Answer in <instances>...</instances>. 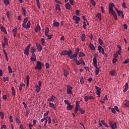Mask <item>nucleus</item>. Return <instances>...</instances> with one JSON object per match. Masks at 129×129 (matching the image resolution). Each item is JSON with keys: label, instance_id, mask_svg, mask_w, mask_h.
<instances>
[{"label": "nucleus", "instance_id": "nucleus-39", "mask_svg": "<svg viewBox=\"0 0 129 129\" xmlns=\"http://www.w3.org/2000/svg\"><path fill=\"white\" fill-rule=\"evenodd\" d=\"M85 34H82V37H81V41H85Z\"/></svg>", "mask_w": 129, "mask_h": 129}, {"label": "nucleus", "instance_id": "nucleus-44", "mask_svg": "<svg viewBox=\"0 0 129 129\" xmlns=\"http://www.w3.org/2000/svg\"><path fill=\"white\" fill-rule=\"evenodd\" d=\"M36 3L37 4V7L39 9H40V1L39 0H36Z\"/></svg>", "mask_w": 129, "mask_h": 129}, {"label": "nucleus", "instance_id": "nucleus-31", "mask_svg": "<svg viewBox=\"0 0 129 129\" xmlns=\"http://www.w3.org/2000/svg\"><path fill=\"white\" fill-rule=\"evenodd\" d=\"M94 57L93 58V64H96L97 63V56L95 55Z\"/></svg>", "mask_w": 129, "mask_h": 129}, {"label": "nucleus", "instance_id": "nucleus-58", "mask_svg": "<svg viewBox=\"0 0 129 129\" xmlns=\"http://www.w3.org/2000/svg\"><path fill=\"white\" fill-rule=\"evenodd\" d=\"M6 15L7 16L8 19H10V12L9 11L6 12Z\"/></svg>", "mask_w": 129, "mask_h": 129}, {"label": "nucleus", "instance_id": "nucleus-59", "mask_svg": "<svg viewBox=\"0 0 129 129\" xmlns=\"http://www.w3.org/2000/svg\"><path fill=\"white\" fill-rule=\"evenodd\" d=\"M129 62V58L125 59L124 61H123V64H126Z\"/></svg>", "mask_w": 129, "mask_h": 129}, {"label": "nucleus", "instance_id": "nucleus-45", "mask_svg": "<svg viewBox=\"0 0 129 129\" xmlns=\"http://www.w3.org/2000/svg\"><path fill=\"white\" fill-rule=\"evenodd\" d=\"M64 103L68 105V106H71V103L69 102V100H64Z\"/></svg>", "mask_w": 129, "mask_h": 129}, {"label": "nucleus", "instance_id": "nucleus-6", "mask_svg": "<svg viewBox=\"0 0 129 129\" xmlns=\"http://www.w3.org/2000/svg\"><path fill=\"white\" fill-rule=\"evenodd\" d=\"M98 125H99L100 126H102V125H103L104 126L106 127H109L108 125L105 122L104 120H102L101 121L100 120H99Z\"/></svg>", "mask_w": 129, "mask_h": 129}, {"label": "nucleus", "instance_id": "nucleus-17", "mask_svg": "<svg viewBox=\"0 0 129 129\" xmlns=\"http://www.w3.org/2000/svg\"><path fill=\"white\" fill-rule=\"evenodd\" d=\"M117 15L119 17H121V19H123L124 18V15H123V12H122V11L121 12H117Z\"/></svg>", "mask_w": 129, "mask_h": 129}, {"label": "nucleus", "instance_id": "nucleus-52", "mask_svg": "<svg viewBox=\"0 0 129 129\" xmlns=\"http://www.w3.org/2000/svg\"><path fill=\"white\" fill-rule=\"evenodd\" d=\"M8 69L9 70V73H13V71H12V68L11 67H10V66L8 67Z\"/></svg>", "mask_w": 129, "mask_h": 129}, {"label": "nucleus", "instance_id": "nucleus-41", "mask_svg": "<svg viewBox=\"0 0 129 129\" xmlns=\"http://www.w3.org/2000/svg\"><path fill=\"white\" fill-rule=\"evenodd\" d=\"M12 94H13V96L16 95L15 89H14V87L12 88Z\"/></svg>", "mask_w": 129, "mask_h": 129}, {"label": "nucleus", "instance_id": "nucleus-24", "mask_svg": "<svg viewBox=\"0 0 129 129\" xmlns=\"http://www.w3.org/2000/svg\"><path fill=\"white\" fill-rule=\"evenodd\" d=\"M89 47L91 48V49L93 51L95 50V47L92 43H90V44L89 45Z\"/></svg>", "mask_w": 129, "mask_h": 129}, {"label": "nucleus", "instance_id": "nucleus-33", "mask_svg": "<svg viewBox=\"0 0 129 129\" xmlns=\"http://www.w3.org/2000/svg\"><path fill=\"white\" fill-rule=\"evenodd\" d=\"M73 107H74V106L73 105H69L67 106V109L69 110H72Z\"/></svg>", "mask_w": 129, "mask_h": 129}, {"label": "nucleus", "instance_id": "nucleus-21", "mask_svg": "<svg viewBox=\"0 0 129 129\" xmlns=\"http://www.w3.org/2000/svg\"><path fill=\"white\" fill-rule=\"evenodd\" d=\"M21 11H22V14L24 15V17H26V10L25 8H21Z\"/></svg>", "mask_w": 129, "mask_h": 129}, {"label": "nucleus", "instance_id": "nucleus-7", "mask_svg": "<svg viewBox=\"0 0 129 129\" xmlns=\"http://www.w3.org/2000/svg\"><path fill=\"white\" fill-rule=\"evenodd\" d=\"M72 19H73L74 21H75V24H78L79 21H80V18L76 15L73 16Z\"/></svg>", "mask_w": 129, "mask_h": 129}, {"label": "nucleus", "instance_id": "nucleus-2", "mask_svg": "<svg viewBox=\"0 0 129 129\" xmlns=\"http://www.w3.org/2000/svg\"><path fill=\"white\" fill-rule=\"evenodd\" d=\"M44 67V63H41L40 61H37L36 63V66L35 67V70H40L42 69V67Z\"/></svg>", "mask_w": 129, "mask_h": 129}, {"label": "nucleus", "instance_id": "nucleus-47", "mask_svg": "<svg viewBox=\"0 0 129 129\" xmlns=\"http://www.w3.org/2000/svg\"><path fill=\"white\" fill-rule=\"evenodd\" d=\"M45 40H44V38H42L41 39V44H42V45L43 46H45Z\"/></svg>", "mask_w": 129, "mask_h": 129}, {"label": "nucleus", "instance_id": "nucleus-28", "mask_svg": "<svg viewBox=\"0 0 129 129\" xmlns=\"http://www.w3.org/2000/svg\"><path fill=\"white\" fill-rule=\"evenodd\" d=\"M17 28H14V29L13 30V36H14V37H16V35H17Z\"/></svg>", "mask_w": 129, "mask_h": 129}, {"label": "nucleus", "instance_id": "nucleus-4", "mask_svg": "<svg viewBox=\"0 0 129 129\" xmlns=\"http://www.w3.org/2000/svg\"><path fill=\"white\" fill-rule=\"evenodd\" d=\"M72 54V50L69 49V50H63L61 52V55H70Z\"/></svg>", "mask_w": 129, "mask_h": 129}, {"label": "nucleus", "instance_id": "nucleus-30", "mask_svg": "<svg viewBox=\"0 0 129 129\" xmlns=\"http://www.w3.org/2000/svg\"><path fill=\"white\" fill-rule=\"evenodd\" d=\"M26 78L27 80V87H29V80L30 79V78L29 76H27Z\"/></svg>", "mask_w": 129, "mask_h": 129}, {"label": "nucleus", "instance_id": "nucleus-35", "mask_svg": "<svg viewBox=\"0 0 129 129\" xmlns=\"http://www.w3.org/2000/svg\"><path fill=\"white\" fill-rule=\"evenodd\" d=\"M4 53L5 54V58H6V60L9 61V59H8V54L6 52V49H3Z\"/></svg>", "mask_w": 129, "mask_h": 129}, {"label": "nucleus", "instance_id": "nucleus-55", "mask_svg": "<svg viewBox=\"0 0 129 129\" xmlns=\"http://www.w3.org/2000/svg\"><path fill=\"white\" fill-rule=\"evenodd\" d=\"M84 77H81V78H80V83H81V84H84Z\"/></svg>", "mask_w": 129, "mask_h": 129}, {"label": "nucleus", "instance_id": "nucleus-10", "mask_svg": "<svg viewBox=\"0 0 129 129\" xmlns=\"http://www.w3.org/2000/svg\"><path fill=\"white\" fill-rule=\"evenodd\" d=\"M95 89H96V94L98 95V97H100L101 88L97 86H95Z\"/></svg>", "mask_w": 129, "mask_h": 129}, {"label": "nucleus", "instance_id": "nucleus-38", "mask_svg": "<svg viewBox=\"0 0 129 129\" xmlns=\"http://www.w3.org/2000/svg\"><path fill=\"white\" fill-rule=\"evenodd\" d=\"M28 20H29V18L28 17H26L25 18H24V21H23V23L22 24H26L27 22H28Z\"/></svg>", "mask_w": 129, "mask_h": 129}, {"label": "nucleus", "instance_id": "nucleus-46", "mask_svg": "<svg viewBox=\"0 0 129 129\" xmlns=\"http://www.w3.org/2000/svg\"><path fill=\"white\" fill-rule=\"evenodd\" d=\"M3 81H4V82H6V81L9 82V78L8 77H5V78L4 77L3 78Z\"/></svg>", "mask_w": 129, "mask_h": 129}, {"label": "nucleus", "instance_id": "nucleus-42", "mask_svg": "<svg viewBox=\"0 0 129 129\" xmlns=\"http://www.w3.org/2000/svg\"><path fill=\"white\" fill-rule=\"evenodd\" d=\"M55 8L56 9V10H58V11H61L60 7L58 4L56 5V6H55Z\"/></svg>", "mask_w": 129, "mask_h": 129}, {"label": "nucleus", "instance_id": "nucleus-51", "mask_svg": "<svg viewBox=\"0 0 129 129\" xmlns=\"http://www.w3.org/2000/svg\"><path fill=\"white\" fill-rule=\"evenodd\" d=\"M118 54L119 55L118 52L117 51V52H116L115 53H114L113 54V57H114L116 58H117L118 56Z\"/></svg>", "mask_w": 129, "mask_h": 129}, {"label": "nucleus", "instance_id": "nucleus-15", "mask_svg": "<svg viewBox=\"0 0 129 129\" xmlns=\"http://www.w3.org/2000/svg\"><path fill=\"white\" fill-rule=\"evenodd\" d=\"M31 60L32 61H36V54H32V56H31Z\"/></svg>", "mask_w": 129, "mask_h": 129}, {"label": "nucleus", "instance_id": "nucleus-37", "mask_svg": "<svg viewBox=\"0 0 129 129\" xmlns=\"http://www.w3.org/2000/svg\"><path fill=\"white\" fill-rule=\"evenodd\" d=\"M115 74H116V72L114 71H111L110 72V76H115Z\"/></svg>", "mask_w": 129, "mask_h": 129}, {"label": "nucleus", "instance_id": "nucleus-56", "mask_svg": "<svg viewBox=\"0 0 129 129\" xmlns=\"http://www.w3.org/2000/svg\"><path fill=\"white\" fill-rule=\"evenodd\" d=\"M99 69L97 68L96 70H95V75H99Z\"/></svg>", "mask_w": 129, "mask_h": 129}, {"label": "nucleus", "instance_id": "nucleus-62", "mask_svg": "<svg viewBox=\"0 0 129 129\" xmlns=\"http://www.w3.org/2000/svg\"><path fill=\"white\" fill-rule=\"evenodd\" d=\"M80 111L81 113L82 114H84L85 113V111H84V110H83L82 108L80 109Z\"/></svg>", "mask_w": 129, "mask_h": 129}, {"label": "nucleus", "instance_id": "nucleus-8", "mask_svg": "<svg viewBox=\"0 0 129 129\" xmlns=\"http://www.w3.org/2000/svg\"><path fill=\"white\" fill-rule=\"evenodd\" d=\"M31 27V23L30 22L28 21V23L26 24H22V27L26 29H30Z\"/></svg>", "mask_w": 129, "mask_h": 129}, {"label": "nucleus", "instance_id": "nucleus-36", "mask_svg": "<svg viewBox=\"0 0 129 129\" xmlns=\"http://www.w3.org/2000/svg\"><path fill=\"white\" fill-rule=\"evenodd\" d=\"M35 87L36 88V92H40V87H39L38 86V85H36V86H35Z\"/></svg>", "mask_w": 129, "mask_h": 129}, {"label": "nucleus", "instance_id": "nucleus-49", "mask_svg": "<svg viewBox=\"0 0 129 129\" xmlns=\"http://www.w3.org/2000/svg\"><path fill=\"white\" fill-rule=\"evenodd\" d=\"M4 115H5L4 113L2 112H0V116L2 119H4Z\"/></svg>", "mask_w": 129, "mask_h": 129}, {"label": "nucleus", "instance_id": "nucleus-60", "mask_svg": "<svg viewBox=\"0 0 129 129\" xmlns=\"http://www.w3.org/2000/svg\"><path fill=\"white\" fill-rule=\"evenodd\" d=\"M124 106L126 108L129 107V101H127V102L125 103Z\"/></svg>", "mask_w": 129, "mask_h": 129}, {"label": "nucleus", "instance_id": "nucleus-27", "mask_svg": "<svg viewBox=\"0 0 129 129\" xmlns=\"http://www.w3.org/2000/svg\"><path fill=\"white\" fill-rule=\"evenodd\" d=\"M40 30H41V28H40V25H37L36 27V29L35 30L36 33H38V31H40Z\"/></svg>", "mask_w": 129, "mask_h": 129}, {"label": "nucleus", "instance_id": "nucleus-61", "mask_svg": "<svg viewBox=\"0 0 129 129\" xmlns=\"http://www.w3.org/2000/svg\"><path fill=\"white\" fill-rule=\"evenodd\" d=\"M80 51V48H77L76 49V52H75V54H79V52Z\"/></svg>", "mask_w": 129, "mask_h": 129}, {"label": "nucleus", "instance_id": "nucleus-22", "mask_svg": "<svg viewBox=\"0 0 129 129\" xmlns=\"http://www.w3.org/2000/svg\"><path fill=\"white\" fill-rule=\"evenodd\" d=\"M63 75H64V77H67L68 76H69V71H68L66 70H63Z\"/></svg>", "mask_w": 129, "mask_h": 129}, {"label": "nucleus", "instance_id": "nucleus-32", "mask_svg": "<svg viewBox=\"0 0 129 129\" xmlns=\"http://www.w3.org/2000/svg\"><path fill=\"white\" fill-rule=\"evenodd\" d=\"M117 48H119V50H117V52H118L119 55H121V47L120 45H117Z\"/></svg>", "mask_w": 129, "mask_h": 129}, {"label": "nucleus", "instance_id": "nucleus-19", "mask_svg": "<svg viewBox=\"0 0 129 129\" xmlns=\"http://www.w3.org/2000/svg\"><path fill=\"white\" fill-rule=\"evenodd\" d=\"M4 41L5 42L4 44H5V45H8L9 44V40L6 36H4Z\"/></svg>", "mask_w": 129, "mask_h": 129}, {"label": "nucleus", "instance_id": "nucleus-16", "mask_svg": "<svg viewBox=\"0 0 129 129\" xmlns=\"http://www.w3.org/2000/svg\"><path fill=\"white\" fill-rule=\"evenodd\" d=\"M55 99H56V98L55 96L52 95L51 96V98L47 99V102H50V101L53 102V101H54Z\"/></svg>", "mask_w": 129, "mask_h": 129}, {"label": "nucleus", "instance_id": "nucleus-48", "mask_svg": "<svg viewBox=\"0 0 129 129\" xmlns=\"http://www.w3.org/2000/svg\"><path fill=\"white\" fill-rule=\"evenodd\" d=\"M49 32V29L48 27H46L45 35L48 34Z\"/></svg>", "mask_w": 129, "mask_h": 129}, {"label": "nucleus", "instance_id": "nucleus-18", "mask_svg": "<svg viewBox=\"0 0 129 129\" xmlns=\"http://www.w3.org/2000/svg\"><path fill=\"white\" fill-rule=\"evenodd\" d=\"M128 88H129V85L127 83H126V84H125V89H124V90H123V92H124V93L126 92V91H127Z\"/></svg>", "mask_w": 129, "mask_h": 129}, {"label": "nucleus", "instance_id": "nucleus-64", "mask_svg": "<svg viewBox=\"0 0 129 129\" xmlns=\"http://www.w3.org/2000/svg\"><path fill=\"white\" fill-rule=\"evenodd\" d=\"M112 61H113V63H115L117 61V59L116 58H113Z\"/></svg>", "mask_w": 129, "mask_h": 129}, {"label": "nucleus", "instance_id": "nucleus-1", "mask_svg": "<svg viewBox=\"0 0 129 129\" xmlns=\"http://www.w3.org/2000/svg\"><path fill=\"white\" fill-rule=\"evenodd\" d=\"M31 48V53L32 54H35L34 53L36 52V48H35L34 46H31V44H28V46L25 47L24 49V54L26 55H29V49Z\"/></svg>", "mask_w": 129, "mask_h": 129}, {"label": "nucleus", "instance_id": "nucleus-53", "mask_svg": "<svg viewBox=\"0 0 129 129\" xmlns=\"http://www.w3.org/2000/svg\"><path fill=\"white\" fill-rule=\"evenodd\" d=\"M90 2L92 4L93 6L95 7L96 5V3L94 0H91Z\"/></svg>", "mask_w": 129, "mask_h": 129}, {"label": "nucleus", "instance_id": "nucleus-43", "mask_svg": "<svg viewBox=\"0 0 129 129\" xmlns=\"http://www.w3.org/2000/svg\"><path fill=\"white\" fill-rule=\"evenodd\" d=\"M59 22L53 23V25L54 26V27H57L59 26Z\"/></svg>", "mask_w": 129, "mask_h": 129}, {"label": "nucleus", "instance_id": "nucleus-57", "mask_svg": "<svg viewBox=\"0 0 129 129\" xmlns=\"http://www.w3.org/2000/svg\"><path fill=\"white\" fill-rule=\"evenodd\" d=\"M98 42L99 43L100 45H102L103 44L102 39H101V38L98 39Z\"/></svg>", "mask_w": 129, "mask_h": 129}, {"label": "nucleus", "instance_id": "nucleus-20", "mask_svg": "<svg viewBox=\"0 0 129 129\" xmlns=\"http://www.w3.org/2000/svg\"><path fill=\"white\" fill-rule=\"evenodd\" d=\"M95 17H97L100 21H102V16L101 15L100 13H98V14H96Z\"/></svg>", "mask_w": 129, "mask_h": 129}, {"label": "nucleus", "instance_id": "nucleus-26", "mask_svg": "<svg viewBox=\"0 0 129 129\" xmlns=\"http://www.w3.org/2000/svg\"><path fill=\"white\" fill-rule=\"evenodd\" d=\"M49 106L52 108L54 110H56L55 107V105L53 103L51 102L49 103Z\"/></svg>", "mask_w": 129, "mask_h": 129}, {"label": "nucleus", "instance_id": "nucleus-23", "mask_svg": "<svg viewBox=\"0 0 129 129\" xmlns=\"http://www.w3.org/2000/svg\"><path fill=\"white\" fill-rule=\"evenodd\" d=\"M71 5L70 3H67L66 5H65V8H66V10H71Z\"/></svg>", "mask_w": 129, "mask_h": 129}, {"label": "nucleus", "instance_id": "nucleus-11", "mask_svg": "<svg viewBox=\"0 0 129 129\" xmlns=\"http://www.w3.org/2000/svg\"><path fill=\"white\" fill-rule=\"evenodd\" d=\"M67 87H68L67 90V93H68V94H72V87H71L70 86L68 85L67 86Z\"/></svg>", "mask_w": 129, "mask_h": 129}, {"label": "nucleus", "instance_id": "nucleus-25", "mask_svg": "<svg viewBox=\"0 0 129 129\" xmlns=\"http://www.w3.org/2000/svg\"><path fill=\"white\" fill-rule=\"evenodd\" d=\"M110 14H111L112 16H113V18L114 19V20H115V21H117V15H116V13L113 12V13H110Z\"/></svg>", "mask_w": 129, "mask_h": 129}, {"label": "nucleus", "instance_id": "nucleus-63", "mask_svg": "<svg viewBox=\"0 0 129 129\" xmlns=\"http://www.w3.org/2000/svg\"><path fill=\"white\" fill-rule=\"evenodd\" d=\"M3 128L4 129L7 128V127L6 126V125L3 124L2 125V127H1V129H3Z\"/></svg>", "mask_w": 129, "mask_h": 129}, {"label": "nucleus", "instance_id": "nucleus-5", "mask_svg": "<svg viewBox=\"0 0 129 129\" xmlns=\"http://www.w3.org/2000/svg\"><path fill=\"white\" fill-rule=\"evenodd\" d=\"M68 56L71 59L76 60L77 59V58H78V54L77 53L72 54L70 55H68Z\"/></svg>", "mask_w": 129, "mask_h": 129}, {"label": "nucleus", "instance_id": "nucleus-29", "mask_svg": "<svg viewBox=\"0 0 129 129\" xmlns=\"http://www.w3.org/2000/svg\"><path fill=\"white\" fill-rule=\"evenodd\" d=\"M4 4L7 6L10 5V0H4Z\"/></svg>", "mask_w": 129, "mask_h": 129}, {"label": "nucleus", "instance_id": "nucleus-12", "mask_svg": "<svg viewBox=\"0 0 129 129\" xmlns=\"http://www.w3.org/2000/svg\"><path fill=\"white\" fill-rule=\"evenodd\" d=\"M98 51H99V53H102V54H104V49L102 48V47L101 46H98Z\"/></svg>", "mask_w": 129, "mask_h": 129}, {"label": "nucleus", "instance_id": "nucleus-14", "mask_svg": "<svg viewBox=\"0 0 129 129\" xmlns=\"http://www.w3.org/2000/svg\"><path fill=\"white\" fill-rule=\"evenodd\" d=\"M36 48H37L38 51L41 52L42 50V46L40 44L36 43Z\"/></svg>", "mask_w": 129, "mask_h": 129}, {"label": "nucleus", "instance_id": "nucleus-54", "mask_svg": "<svg viewBox=\"0 0 129 129\" xmlns=\"http://www.w3.org/2000/svg\"><path fill=\"white\" fill-rule=\"evenodd\" d=\"M33 124H32L31 123H30L29 124H28V127H29V129H33Z\"/></svg>", "mask_w": 129, "mask_h": 129}, {"label": "nucleus", "instance_id": "nucleus-34", "mask_svg": "<svg viewBox=\"0 0 129 129\" xmlns=\"http://www.w3.org/2000/svg\"><path fill=\"white\" fill-rule=\"evenodd\" d=\"M85 56V54L82 51L80 52V53H79V57H84Z\"/></svg>", "mask_w": 129, "mask_h": 129}, {"label": "nucleus", "instance_id": "nucleus-50", "mask_svg": "<svg viewBox=\"0 0 129 129\" xmlns=\"http://www.w3.org/2000/svg\"><path fill=\"white\" fill-rule=\"evenodd\" d=\"M45 36L47 37V39L50 40L51 39L52 35L45 34Z\"/></svg>", "mask_w": 129, "mask_h": 129}, {"label": "nucleus", "instance_id": "nucleus-40", "mask_svg": "<svg viewBox=\"0 0 129 129\" xmlns=\"http://www.w3.org/2000/svg\"><path fill=\"white\" fill-rule=\"evenodd\" d=\"M80 101H77L76 102V108H80Z\"/></svg>", "mask_w": 129, "mask_h": 129}, {"label": "nucleus", "instance_id": "nucleus-9", "mask_svg": "<svg viewBox=\"0 0 129 129\" xmlns=\"http://www.w3.org/2000/svg\"><path fill=\"white\" fill-rule=\"evenodd\" d=\"M109 124L110 125L112 129L117 128V124L116 123V122L113 123V121H110V122H109Z\"/></svg>", "mask_w": 129, "mask_h": 129}, {"label": "nucleus", "instance_id": "nucleus-3", "mask_svg": "<svg viewBox=\"0 0 129 129\" xmlns=\"http://www.w3.org/2000/svg\"><path fill=\"white\" fill-rule=\"evenodd\" d=\"M113 8H114V9L116 8L114 3H112L109 4V7L108 9L109 11V14H110L111 13H115L114 10H113Z\"/></svg>", "mask_w": 129, "mask_h": 129}, {"label": "nucleus", "instance_id": "nucleus-13", "mask_svg": "<svg viewBox=\"0 0 129 129\" xmlns=\"http://www.w3.org/2000/svg\"><path fill=\"white\" fill-rule=\"evenodd\" d=\"M74 60L75 61V62H76V64L77 66H80L82 62H84V60H81V59H80V60H77V59H74Z\"/></svg>", "mask_w": 129, "mask_h": 129}]
</instances>
